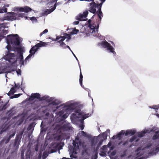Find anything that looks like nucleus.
<instances>
[{"label":"nucleus","mask_w":159,"mask_h":159,"mask_svg":"<svg viewBox=\"0 0 159 159\" xmlns=\"http://www.w3.org/2000/svg\"><path fill=\"white\" fill-rule=\"evenodd\" d=\"M93 13V14H95L94 16L97 15L98 17L99 18V19L98 20L97 25H95L94 24L93 25L89 23V21L91 20H89L88 21L89 23V27L90 28L92 29L93 32L95 30V29L97 30V32L98 31V30L99 28V25L101 23L102 20V18L103 16V14L102 12V11H89Z\"/></svg>","instance_id":"nucleus-1"},{"label":"nucleus","mask_w":159,"mask_h":159,"mask_svg":"<svg viewBox=\"0 0 159 159\" xmlns=\"http://www.w3.org/2000/svg\"><path fill=\"white\" fill-rule=\"evenodd\" d=\"M8 44L11 43L12 46H18L20 45V39L17 34H11L7 36V39Z\"/></svg>","instance_id":"nucleus-2"},{"label":"nucleus","mask_w":159,"mask_h":159,"mask_svg":"<svg viewBox=\"0 0 159 159\" xmlns=\"http://www.w3.org/2000/svg\"><path fill=\"white\" fill-rule=\"evenodd\" d=\"M7 11H0V13H5L3 17L4 20L13 21L17 19V13L12 12H7Z\"/></svg>","instance_id":"nucleus-3"},{"label":"nucleus","mask_w":159,"mask_h":159,"mask_svg":"<svg viewBox=\"0 0 159 159\" xmlns=\"http://www.w3.org/2000/svg\"><path fill=\"white\" fill-rule=\"evenodd\" d=\"M23 133L24 131H22L16 135L14 143L13 144L14 147L16 149H18V148L21 142V140L22 138Z\"/></svg>","instance_id":"nucleus-4"},{"label":"nucleus","mask_w":159,"mask_h":159,"mask_svg":"<svg viewBox=\"0 0 159 159\" xmlns=\"http://www.w3.org/2000/svg\"><path fill=\"white\" fill-rule=\"evenodd\" d=\"M88 8H86L85 10H101V8L99 7V5L98 3H95L94 1L89 3L87 6Z\"/></svg>","instance_id":"nucleus-5"},{"label":"nucleus","mask_w":159,"mask_h":159,"mask_svg":"<svg viewBox=\"0 0 159 159\" xmlns=\"http://www.w3.org/2000/svg\"><path fill=\"white\" fill-rule=\"evenodd\" d=\"M88 14V11H84L83 14H80L77 16L76 17L77 20L81 21L84 20V18L86 17Z\"/></svg>","instance_id":"nucleus-6"},{"label":"nucleus","mask_w":159,"mask_h":159,"mask_svg":"<svg viewBox=\"0 0 159 159\" xmlns=\"http://www.w3.org/2000/svg\"><path fill=\"white\" fill-rule=\"evenodd\" d=\"M11 10H33L28 6H24L23 7H15L12 8Z\"/></svg>","instance_id":"nucleus-7"},{"label":"nucleus","mask_w":159,"mask_h":159,"mask_svg":"<svg viewBox=\"0 0 159 159\" xmlns=\"http://www.w3.org/2000/svg\"><path fill=\"white\" fill-rule=\"evenodd\" d=\"M54 99V98L53 97H50L48 95H45L41 97L39 100L41 101H45L48 102H52Z\"/></svg>","instance_id":"nucleus-8"},{"label":"nucleus","mask_w":159,"mask_h":159,"mask_svg":"<svg viewBox=\"0 0 159 159\" xmlns=\"http://www.w3.org/2000/svg\"><path fill=\"white\" fill-rule=\"evenodd\" d=\"M81 144V142L79 141L78 142H77L76 140H73V144L74 146V148H73V152H76L77 149H79V145H80Z\"/></svg>","instance_id":"nucleus-9"},{"label":"nucleus","mask_w":159,"mask_h":159,"mask_svg":"<svg viewBox=\"0 0 159 159\" xmlns=\"http://www.w3.org/2000/svg\"><path fill=\"white\" fill-rule=\"evenodd\" d=\"M9 104H8V102L4 103L3 102H0V111L5 110L7 107L9 106Z\"/></svg>","instance_id":"nucleus-10"},{"label":"nucleus","mask_w":159,"mask_h":159,"mask_svg":"<svg viewBox=\"0 0 159 159\" xmlns=\"http://www.w3.org/2000/svg\"><path fill=\"white\" fill-rule=\"evenodd\" d=\"M40 95L39 93H32L31 94L30 100H33L34 98H36L37 99H40Z\"/></svg>","instance_id":"nucleus-11"},{"label":"nucleus","mask_w":159,"mask_h":159,"mask_svg":"<svg viewBox=\"0 0 159 159\" xmlns=\"http://www.w3.org/2000/svg\"><path fill=\"white\" fill-rule=\"evenodd\" d=\"M6 59L7 61L10 60V59L12 58L15 57V55L14 53H11L9 52H8L5 56Z\"/></svg>","instance_id":"nucleus-12"},{"label":"nucleus","mask_w":159,"mask_h":159,"mask_svg":"<svg viewBox=\"0 0 159 159\" xmlns=\"http://www.w3.org/2000/svg\"><path fill=\"white\" fill-rule=\"evenodd\" d=\"M18 59L19 60L20 63L21 65H24V61L23 60V53L20 52L18 56Z\"/></svg>","instance_id":"nucleus-13"},{"label":"nucleus","mask_w":159,"mask_h":159,"mask_svg":"<svg viewBox=\"0 0 159 159\" xmlns=\"http://www.w3.org/2000/svg\"><path fill=\"white\" fill-rule=\"evenodd\" d=\"M48 43H45L41 41L40 43L36 44V46L37 48H39L42 47H46L48 45Z\"/></svg>","instance_id":"nucleus-14"},{"label":"nucleus","mask_w":159,"mask_h":159,"mask_svg":"<svg viewBox=\"0 0 159 159\" xmlns=\"http://www.w3.org/2000/svg\"><path fill=\"white\" fill-rule=\"evenodd\" d=\"M66 37L65 36H57L56 37V39H51V38H49V39H52V40L56 41H57L58 40L60 39H61L63 41L65 39H66Z\"/></svg>","instance_id":"nucleus-15"},{"label":"nucleus","mask_w":159,"mask_h":159,"mask_svg":"<svg viewBox=\"0 0 159 159\" xmlns=\"http://www.w3.org/2000/svg\"><path fill=\"white\" fill-rule=\"evenodd\" d=\"M71 127L67 125H64L61 127V129L63 131H67L71 129Z\"/></svg>","instance_id":"nucleus-16"},{"label":"nucleus","mask_w":159,"mask_h":159,"mask_svg":"<svg viewBox=\"0 0 159 159\" xmlns=\"http://www.w3.org/2000/svg\"><path fill=\"white\" fill-rule=\"evenodd\" d=\"M157 139H159V130L155 131V134L152 136V139L153 140H155Z\"/></svg>","instance_id":"nucleus-17"},{"label":"nucleus","mask_w":159,"mask_h":159,"mask_svg":"<svg viewBox=\"0 0 159 159\" xmlns=\"http://www.w3.org/2000/svg\"><path fill=\"white\" fill-rule=\"evenodd\" d=\"M110 45V43L106 41H102L101 43V45L104 48H107Z\"/></svg>","instance_id":"nucleus-18"},{"label":"nucleus","mask_w":159,"mask_h":159,"mask_svg":"<svg viewBox=\"0 0 159 159\" xmlns=\"http://www.w3.org/2000/svg\"><path fill=\"white\" fill-rule=\"evenodd\" d=\"M10 139V138H8V136H6L4 137L1 142H4L5 143L7 144L9 142Z\"/></svg>","instance_id":"nucleus-19"},{"label":"nucleus","mask_w":159,"mask_h":159,"mask_svg":"<svg viewBox=\"0 0 159 159\" xmlns=\"http://www.w3.org/2000/svg\"><path fill=\"white\" fill-rule=\"evenodd\" d=\"M16 89L15 87H12L10 91L7 93L8 96H10L11 95L14 94L16 91Z\"/></svg>","instance_id":"nucleus-20"},{"label":"nucleus","mask_w":159,"mask_h":159,"mask_svg":"<svg viewBox=\"0 0 159 159\" xmlns=\"http://www.w3.org/2000/svg\"><path fill=\"white\" fill-rule=\"evenodd\" d=\"M7 33H8L7 30H2V32H1V34H0V37L2 38H4L5 37L4 35H6Z\"/></svg>","instance_id":"nucleus-21"},{"label":"nucleus","mask_w":159,"mask_h":159,"mask_svg":"<svg viewBox=\"0 0 159 159\" xmlns=\"http://www.w3.org/2000/svg\"><path fill=\"white\" fill-rule=\"evenodd\" d=\"M107 50H110V52H111L112 53L114 54H116V52L114 51V48L111 45V44L107 48Z\"/></svg>","instance_id":"nucleus-22"},{"label":"nucleus","mask_w":159,"mask_h":159,"mask_svg":"<svg viewBox=\"0 0 159 159\" xmlns=\"http://www.w3.org/2000/svg\"><path fill=\"white\" fill-rule=\"evenodd\" d=\"M146 133V132L145 131L138 133L137 134V136L139 137H142L144 136L145 134Z\"/></svg>","instance_id":"nucleus-23"},{"label":"nucleus","mask_w":159,"mask_h":159,"mask_svg":"<svg viewBox=\"0 0 159 159\" xmlns=\"http://www.w3.org/2000/svg\"><path fill=\"white\" fill-rule=\"evenodd\" d=\"M61 103V102L57 100H55V101H53L51 103L49 104H52L53 105H58Z\"/></svg>","instance_id":"nucleus-24"},{"label":"nucleus","mask_w":159,"mask_h":159,"mask_svg":"<svg viewBox=\"0 0 159 159\" xmlns=\"http://www.w3.org/2000/svg\"><path fill=\"white\" fill-rule=\"evenodd\" d=\"M98 147L97 148L94 150L95 154L92 156V159H97L98 158Z\"/></svg>","instance_id":"nucleus-25"},{"label":"nucleus","mask_w":159,"mask_h":159,"mask_svg":"<svg viewBox=\"0 0 159 159\" xmlns=\"http://www.w3.org/2000/svg\"><path fill=\"white\" fill-rule=\"evenodd\" d=\"M53 11H45L44 13L41 14V16H44L47 15L48 14L51 13Z\"/></svg>","instance_id":"nucleus-26"},{"label":"nucleus","mask_w":159,"mask_h":159,"mask_svg":"<svg viewBox=\"0 0 159 159\" xmlns=\"http://www.w3.org/2000/svg\"><path fill=\"white\" fill-rule=\"evenodd\" d=\"M57 3L54 4L53 5L51 6L49 9H45L44 10H55L57 6Z\"/></svg>","instance_id":"nucleus-27"},{"label":"nucleus","mask_w":159,"mask_h":159,"mask_svg":"<svg viewBox=\"0 0 159 159\" xmlns=\"http://www.w3.org/2000/svg\"><path fill=\"white\" fill-rule=\"evenodd\" d=\"M83 76L82 75L81 70L80 69V76L79 82L80 85L82 86V81H83Z\"/></svg>","instance_id":"nucleus-28"},{"label":"nucleus","mask_w":159,"mask_h":159,"mask_svg":"<svg viewBox=\"0 0 159 159\" xmlns=\"http://www.w3.org/2000/svg\"><path fill=\"white\" fill-rule=\"evenodd\" d=\"M35 123L34 122H33L31 124H30L29 125L28 129V130H30L34 128L35 126Z\"/></svg>","instance_id":"nucleus-29"},{"label":"nucleus","mask_w":159,"mask_h":159,"mask_svg":"<svg viewBox=\"0 0 159 159\" xmlns=\"http://www.w3.org/2000/svg\"><path fill=\"white\" fill-rule=\"evenodd\" d=\"M59 145V144L58 143L57 144L55 148H54L50 150V152L51 153H53L55 152H57V148L58 147V146Z\"/></svg>","instance_id":"nucleus-30"},{"label":"nucleus","mask_w":159,"mask_h":159,"mask_svg":"<svg viewBox=\"0 0 159 159\" xmlns=\"http://www.w3.org/2000/svg\"><path fill=\"white\" fill-rule=\"evenodd\" d=\"M9 62L11 63L12 64L15 63L17 61V59L15 58V57L12 58L10 59V60H8Z\"/></svg>","instance_id":"nucleus-31"},{"label":"nucleus","mask_w":159,"mask_h":159,"mask_svg":"<svg viewBox=\"0 0 159 159\" xmlns=\"http://www.w3.org/2000/svg\"><path fill=\"white\" fill-rule=\"evenodd\" d=\"M17 18L18 17H25L26 18H27L26 16H25V13H21L19 14H17Z\"/></svg>","instance_id":"nucleus-32"},{"label":"nucleus","mask_w":159,"mask_h":159,"mask_svg":"<svg viewBox=\"0 0 159 159\" xmlns=\"http://www.w3.org/2000/svg\"><path fill=\"white\" fill-rule=\"evenodd\" d=\"M9 4H4L2 7H0V10H7V7H9Z\"/></svg>","instance_id":"nucleus-33"},{"label":"nucleus","mask_w":159,"mask_h":159,"mask_svg":"<svg viewBox=\"0 0 159 159\" xmlns=\"http://www.w3.org/2000/svg\"><path fill=\"white\" fill-rule=\"evenodd\" d=\"M106 0H99V1L101 2L99 3L98 2H97L99 5V7H100L101 9H102V6L103 3H104L106 1Z\"/></svg>","instance_id":"nucleus-34"},{"label":"nucleus","mask_w":159,"mask_h":159,"mask_svg":"<svg viewBox=\"0 0 159 159\" xmlns=\"http://www.w3.org/2000/svg\"><path fill=\"white\" fill-rule=\"evenodd\" d=\"M79 32V30H78L75 29H75L72 30L70 33L71 34H75Z\"/></svg>","instance_id":"nucleus-35"},{"label":"nucleus","mask_w":159,"mask_h":159,"mask_svg":"<svg viewBox=\"0 0 159 159\" xmlns=\"http://www.w3.org/2000/svg\"><path fill=\"white\" fill-rule=\"evenodd\" d=\"M58 0H52L47 4L49 6L52 5L54 2H56Z\"/></svg>","instance_id":"nucleus-36"},{"label":"nucleus","mask_w":159,"mask_h":159,"mask_svg":"<svg viewBox=\"0 0 159 159\" xmlns=\"http://www.w3.org/2000/svg\"><path fill=\"white\" fill-rule=\"evenodd\" d=\"M89 114H86L85 115H84L82 116V118L81 119L83 121L86 118L89 117Z\"/></svg>","instance_id":"nucleus-37"},{"label":"nucleus","mask_w":159,"mask_h":159,"mask_svg":"<svg viewBox=\"0 0 159 159\" xmlns=\"http://www.w3.org/2000/svg\"><path fill=\"white\" fill-rule=\"evenodd\" d=\"M21 95V94H20V93H19V94H15L14 96H11V98H18L19 97H20Z\"/></svg>","instance_id":"nucleus-38"},{"label":"nucleus","mask_w":159,"mask_h":159,"mask_svg":"<svg viewBox=\"0 0 159 159\" xmlns=\"http://www.w3.org/2000/svg\"><path fill=\"white\" fill-rule=\"evenodd\" d=\"M34 47H32L30 51V53L33 55H34L36 52V51H33Z\"/></svg>","instance_id":"nucleus-39"},{"label":"nucleus","mask_w":159,"mask_h":159,"mask_svg":"<svg viewBox=\"0 0 159 159\" xmlns=\"http://www.w3.org/2000/svg\"><path fill=\"white\" fill-rule=\"evenodd\" d=\"M48 32V30L47 29H45L43 31L41 32L40 34V36L41 37L43 34L47 33Z\"/></svg>","instance_id":"nucleus-40"},{"label":"nucleus","mask_w":159,"mask_h":159,"mask_svg":"<svg viewBox=\"0 0 159 159\" xmlns=\"http://www.w3.org/2000/svg\"><path fill=\"white\" fill-rule=\"evenodd\" d=\"M136 139V137L135 136H133L129 139V141L130 142H132Z\"/></svg>","instance_id":"nucleus-41"},{"label":"nucleus","mask_w":159,"mask_h":159,"mask_svg":"<svg viewBox=\"0 0 159 159\" xmlns=\"http://www.w3.org/2000/svg\"><path fill=\"white\" fill-rule=\"evenodd\" d=\"M130 134L131 135H134V134H135V133L136 132V131L135 130L131 129V130H130Z\"/></svg>","instance_id":"nucleus-42"},{"label":"nucleus","mask_w":159,"mask_h":159,"mask_svg":"<svg viewBox=\"0 0 159 159\" xmlns=\"http://www.w3.org/2000/svg\"><path fill=\"white\" fill-rule=\"evenodd\" d=\"M102 156H106V152L105 151H101V153L100 154Z\"/></svg>","instance_id":"nucleus-43"},{"label":"nucleus","mask_w":159,"mask_h":159,"mask_svg":"<svg viewBox=\"0 0 159 159\" xmlns=\"http://www.w3.org/2000/svg\"><path fill=\"white\" fill-rule=\"evenodd\" d=\"M30 20H31L33 22V23H34V22L36 21H37V19L34 17H32L30 18Z\"/></svg>","instance_id":"nucleus-44"},{"label":"nucleus","mask_w":159,"mask_h":159,"mask_svg":"<svg viewBox=\"0 0 159 159\" xmlns=\"http://www.w3.org/2000/svg\"><path fill=\"white\" fill-rule=\"evenodd\" d=\"M116 137L117 139H118L119 140H120L122 138L121 135L119 133L116 135Z\"/></svg>","instance_id":"nucleus-45"},{"label":"nucleus","mask_w":159,"mask_h":159,"mask_svg":"<svg viewBox=\"0 0 159 159\" xmlns=\"http://www.w3.org/2000/svg\"><path fill=\"white\" fill-rule=\"evenodd\" d=\"M130 130H127L125 133V136H127L130 134Z\"/></svg>","instance_id":"nucleus-46"},{"label":"nucleus","mask_w":159,"mask_h":159,"mask_svg":"<svg viewBox=\"0 0 159 159\" xmlns=\"http://www.w3.org/2000/svg\"><path fill=\"white\" fill-rule=\"evenodd\" d=\"M154 109L155 110H158L159 109V104L153 105Z\"/></svg>","instance_id":"nucleus-47"},{"label":"nucleus","mask_w":159,"mask_h":159,"mask_svg":"<svg viewBox=\"0 0 159 159\" xmlns=\"http://www.w3.org/2000/svg\"><path fill=\"white\" fill-rule=\"evenodd\" d=\"M152 145L151 143H149L147 144L145 147V148H148L152 146Z\"/></svg>","instance_id":"nucleus-48"},{"label":"nucleus","mask_w":159,"mask_h":159,"mask_svg":"<svg viewBox=\"0 0 159 159\" xmlns=\"http://www.w3.org/2000/svg\"><path fill=\"white\" fill-rule=\"evenodd\" d=\"M6 24L5 23H2L1 24L0 26L1 28H5L6 27Z\"/></svg>","instance_id":"nucleus-49"},{"label":"nucleus","mask_w":159,"mask_h":159,"mask_svg":"<svg viewBox=\"0 0 159 159\" xmlns=\"http://www.w3.org/2000/svg\"><path fill=\"white\" fill-rule=\"evenodd\" d=\"M16 134V132H15L13 133L12 134L10 135L9 136H8V138H10V139L12 138V137H14Z\"/></svg>","instance_id":"nucleus-50"},{"label":"nucleus","mask_w":159,"mask_h":159,"mask_svg":"<svg viewBox=\"0 0 159 159\" xmlns=\"http://www.w3.org/2000/svg\"><path fill=\"white\" fill-rule=\"evenodd\" d=\"M16 134V132H15L13 133L12 134L10 135L9 136H8V138H10V139L12 138V137H14Z\"/></svg>","instance_id":"nucleus-51"},{"label":"nucleus","mask_w":159,"mask_h":159,"mask_svg":"<svg viewBox=\"0 0 159 159\" xmlns=\"http://www.w3.org/2000/svg\"><path fill=\"white\" fill-rule=\"evenodd\" d=\"M67 116H68L67 114H63L62 116V117L64 119H65L66 118H67Z\"/></svg>","instance_id":"nucleus-52"},{"label":"nucleus","mask_w":159,"mask_h":159,"mask_svg":"<svg viewBox=\"0 0 159 159\" xmlns=\"http://www.w3.org/2000/svg\"><path fill=\"white\" fill-rule=\"evenodd\" d=\"M116 153V151L115 150H114L113 151H112L111 153V156H113L115 155Z\"/></svg>","instance_id":"nucleus-53"},{"label":"nucleus","mask_w":159,"mask_h":159,"mask_svg":"<svg viewBox=\"0 0 159 159\" xmlns=\"http://www.w3.org/2000/svg\"><path fill=\"white\" fill-rule=\"evenodd\" d=\"M7 129V128L4 129V128H3L1 130H0V134H2L3 132L6 131Z\"/></svg>","instance_id":"nucleus-54"},{"label":"nucleus","mask_w":159,"mask_h":159,"mask_svg":"<svg viewBox=\"0 0 159 159\" xmlns=\"http://www.w3.org/2000/svg\"><path fill=\"white\" fill-rule=\"evenodd\" d=\"M125 131L124 130H122L119 133L121 135H124V134H125Z\"/></svg>","instance_id":"nucleus-55"},{"label":"nucleus","mask_w":159,"mask_h":159,"mask_svg":"<svg viewBox=\"0 0 159 159\" xmlns=\"http://www.w3.org/2000/svg\"><path fill=\"white\" fill-rule=\"evenodd\" d=\"M66 44L65 43L63 42L62 43V44H60V46L61 47H62V48H63V47L64 46H66Z\"/></svg>","instance_id":"nucleus-56"},{"label":"nucleus","mask_w":159,"mask_h":159,"mask_svg":"<svg viewBox=\"0 0 159 159\" xmlns=\"http://www.w3.org/2000/svg\"><path fill=\"white\" fill-rule=\"evenodd\" d=\"M66 48H68L69 50H70L72 52V53L74 54L72 51L71 50L70 48V47L69 46L66 45V46H65L63 47V49H66Z\"/></svg>","instance_id":"nucleus-57"},{"label":"nucleus","mask_w":159,"mask_h":159,"mask_svg":"<svg viewBox=\"0 0 159 159\" xmlns=\"http://www.w3.org/2000/svg\"><path fill=\"white\" fill-rule=\"evenodd\" d=\"M32 47H34L33 51H36V52L37 50L39 48H37V47L36 46V45L33 46Z\"/></svg>","instance_id":"nucleus-58"},{"label":"nucleus","mask_w":159,"mask_h":159,"mask_svg":"<svg viewBox=\"0 0 159 159\" xmlns=\"http://www.w3.org/2000/svg\"><path fill=\"white\" fill-rule=\"evenodd\" d=\"M16 73L18 75H21V70L20 69H18L16 71Z\"/></svg>","instance_id":"nucleus-59"},{"label":"nucleus","mask_w":159,"mask_h":159,"mask_svg":"<svg viewBox=\"0 0 159 159\" xmlns=\"http://www.w3.org/2000/svg\"><path fill=\"white\" fill-rule=\"evenodd\" d=\"M64 111L63 110H62L60 111L59 112V114L60 116H61L64 113Z\"/></svg>","instance_id":"nucleus-60"},{"label":"nucleus","mask_w":159,"mask_h":159,"mask_svg":"<svg viewBox=\"0 0 159 159\" xmlns=\"http://www.w3.org/2000/svg\"><path fill=\"white\" fill-rule=\"evenodd\" d=\"M128 140H126L125 141L124 143H123L122 144V145L123 146H125L127 144H128Z\"/></svg>","instance_id":"nucleus-61"},{"label":"nucleus","mask_w":159,"mask_h":159,"mask_svg":"<svg viewBox=\"0 0 159 159\" xmlns=\"http://www.w3.org/2000/svg\"><path fill=\"white\" fill-rule=\"evenodd\" d=\"M103 141V140H101L98 143V145L100 146L102 144V142Z\"/></svg>","instance_id":"nucleus-62"},{"label":"nucleus","mask_w":159,"mask_h":159,"mask_svg":"<svg viewBox=\"0 0 159 159\" xmlns=\"http://www.w3.org/2000/svg\"><path fill=\"white\" fill-rule=\"evenodd\" d=\"M7 48L8 50H10L11 48V46L10 45H8L7 46Z\"/></svg>","instance_id":"nucleus-63"},{"label":"nucleus","mask_w":159,"mask_h":159,"mask_svg":"<svg viewBox=\"0 0 159 159\" xmlns=\"http://www.w3.org/2000/svg\"><path fill=\"white\" fill-rule=\"evenodd\" d=\"M107 148V147L106 145H104L102 146V149L103 150H105Z\"/></svg>","instance_id":"nucleus-64"}]
</instances>
